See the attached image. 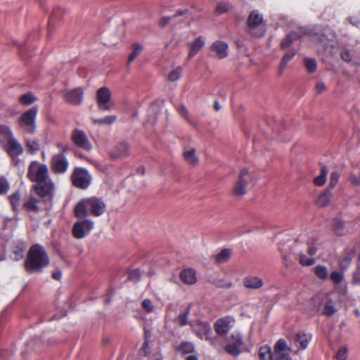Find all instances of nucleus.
Wrapping results in <instances>:
<instances>
[{"instance_id": "nucleus-27", "label": "nucleus", "mask_w": 360, "mask_h": 360, "mask_svg": "<svg viewBox=\"0 0 360 360\" xmlns=\"http://www.w3.org/2000/svg\"><path fill=\"white\" fill-rule=\"evenodd\" d=\"M332 192L330 188L325 189L316 198V207H323L327 206L331 199Z\"/></svg>"}, {"instance_id": "nucleus-22", "label": "nucleus", "mask_w": 360, "mask_h": 360, "mask_svg": "<svg viewBox=\"0 0 360 360\" xmlns=\"http://www.w3.org/2000/svg\"><path fill=\"white\" fill-rule=\"evenodd\" d=\"M74 212L77 218L81 220L85 219L84 218L89 214L86 199H82L75 205Z\"/></svg>"}, {"instance_id": "nucleus-12", "label": "nucleus", "mask_w": 360, "mask_h": 360, "mask_svg": "<svg viewBox=\"0 0 360 360\" xmlns=\"http://www.w3.org/2000/svg\"><path fill=\"white\" fill-rule=\"evenodd\" d=\"M84 91L81 87L74 89H65L62 91L64 101L71 105H80L83 101Z\"/></svg>"}, {"instance_id": "nucleus-47", "label": "nucleus", "mask_w": 360, "mask_h": 360, "mask_svg": "<svg viewBox=\"0 0 360 360\" xmlns=\"http://www.w3.org/2000/svg\"><path fill=\"white\" fill-rule=\"evenodd\" d=\"M9 190H10L9 181L5 176H0V195L6 194Z\"/></svg>"}, {"instance_id": "nucleus-14", "label": "nucleus", "mask_w": 360, "mask_h": 360, "mask_svg": "<svg viewBox=\"0 0 360 360\" xmlns=\"http://www.w3.org/2000/svg\"><path fill=\"white\" fill-rule=\"evenodd\" d=\"M291 348L283 339H279L274 345L275 360H292L290 353Z\"/></svg>"}, {"instance_id": "nucleus-11", "label": "nucleus", "mask_w": 360, "mask_h": 360, "mask_svg": "<svg viewBox=\"0 0 360 360\" xmlns=\"http://www.w3.org/2000/svg\"><path fill=\"white\" fill-rule=\"evenodd\" d=\"M230 340L231 342L225 346L224 350L233 356H238L243 345V335L240 333H234L230 336Z\"/></svg>"}, {"instance_id": "nucleus-10", "label": "nucleus", "mask_w": 360, "mask_h": 360, "mask_svg": "<svg viewBox=\"0 0 360 360\" xmlns=\"http://www.w3.org/2000/svg\"><path fill=\"white\" fill-rule=\"evenodd\" d=\"M71 140L77 147L86 151H90L92 149V144L83 130L74 129L71 134Z\"/></svg>"}, {"instance_id": "nucleus-19", "label": "nucleus", "mask_w": 360, "mask_h": 360, "mask_svg": "<svg viewBox=\"0 0 360 360\" xmlns=\"http://www.w3.org/2000/svg\"><path fill=\"white\" fill-rule=\"evenodd\" d=\"M243 285L245 288L251 290H257L264 285L263 280L257 276H247L243 279Z\"/></svg>"}, {"instance_id": "nucleus-50", "label": "nucleus", "mask_w": 360, "mask_h": 360, "mask_svg": "<svg viewBox=\"0 0 360 360\" xmlns=\"http://www.w3.org/2000/svg\"><path fill=\"white\" fill-rule=\"evenodd\" d=\"M181 72H182V69L180 67H177L176 68L172 70L168 74L167 78H168L169 81L175 82L177 79H179L181 76Z\"/></svg>"}, {"instance_id": "nucleus-61", "label": "nucleus", "mask_w": 360, "mask_h": 360, "mask_svg": "<svg viewBox=\"0 0 360 360\" xmlns=\"http://www.w3.org/2000/svg\"><path fill=\"white\" fill-rule=\"evenodd\" d=\"M349 181L352 184L356 186H360V176H358L354 173H351L349 176Z\"/></svg>"}, {"instance_id": "nucleus-52", "label": "nucleus", "mask_w": 360, "mask_h": 360, "mask_svg": "<svg viewBox=\"0 0 360 360\" xmlns=\"http://www.w3.org/2000/svg\"><path fill=\"white\" fill-rule=\"evenodd\" d=\"M24 246L22 245H16L13 250V259L20 260L24 256Z\"/></svg>"}, {"instance_id": "nucleus-38", "label": "nucleus", "mask_w": 360, "mask_h": 360, "mask_svg": "<svg viewBox=\"0 0 360 360\" xmlns=\"http://www.w3.org/2000/svg\"><path fill=\"white\" fill-rule=\"evenodd\" d=\"M20 198L21 195L18 191L9 196L10 202L15 212H19L20 210Z\"/></svg>"}, {"instance_id": "nucleus-56", "label": "nucleus", "mask_w": 360, "mask_h": 360, "mask_svg": "<svg viewBox=\"0 0 360 360\" xmlns=\"http://www.w3.org/2000/svg\"><path fill=\"white\" fill-rule=\"evenodd\" d=\"M189 308H188L186 311L181 313L178 316V321L180 326H184L188 324V316L189 314Z\"/></svg>"}, {"instance_id": "nucleus-34", "label": "nucleus", "mask_w": 360, "mask_h": 360, "mask_svg": "<svg viewBox=\"0 0 360 360\" xmlns=\"http://www.w3.org/2000/svg\"><path fill=\"white\" fill-rule=\"evenodd\" d=\"M295 56V49H290L288 51H287L284 56H283L281 64H280V68L278 70V74L281 75L283 73V70L286 67L288 63L293 58V57Z\"/></svg>"}, {"instance_id": "nucleus-31", "label": "nucleus", "mask_w": 360, "mask_h": 360, "mask_svg": "<svg viewBox=\"0 0 360 360\" xmlns=\"http://www.w3.org/2000/svg\"><path fill=\"white\" fill-rule=\"evenodd\" d=\"M332 227L334 233L338 236H343L345 233V224L340 217H335L333 219Z\"/></svg>"}, {"instance_id": "nucleus-32", "label": "nucleus", "mask_w": 360, "mask_h": 360, "mask_svg": "<svg viewBox=\"0 0 360 360\" xmlns=\"http://www.w3.org/2000/svg\"><path fill=\"white\" fill-rule=\"evenodd\" d=\"M355 255V250L354 248H347L345 250L340 264L342 266H347L353 259Z\"/></svg>"}, {"instance_id": "nucleus-9", "label": "nucleus", "mask_w": 360, "mask_h": 360, "mask_svg": "<svg viewBox=\"0 0 360 360\" xmlns=\"http://www.w3.org/2000/svg\"><path fill=\"white\" fill-rule=\"evenodd\" d=\"M51 169L56 174H64L69 167V162L63 153L55 154L52 156L50 162Z\"/></svg>"}, {"instance_id": "nucleus-39", "label": "nucleus", "mask_w": 360, "mask_h": 360, "mask_svg": "<svg viewBox=\"0 0 360 360\" xmlns=\"http://www.w3.org/2000/svg\"><path fill=\"white\" fill-rule=\"evenodd\" d=\"M117 120L115 115H107L102 118H92V122L96 124L99 125H108L113 124Z\"/></svg>"}, {"instance_id": "nucleus-58", "label": "nucleus", "mask_w": 360, "mask_h": 360, "mask_svg": "<svg viewBox=\"0 0 360 360\" xmlns=\"http://www.w3.org/2000/svg\"><path fill=\"white\" fill-rule=\"evenodd\" d=\"M347 358V347H342L340 348L335 355L336 360H346Z\"/></svg>"}, {"instance_id": "nucleus-45", "label": "nucleus", "mask_w": 360, "mask_h": 360, "mask_svg": "<svg viewBox=\"0 0 360 360\" xmlns=\"http://www.w3.org/2000/svg\"><path fill=\"white\" fill-rule=\"evenodd\" d=\"M295 340L297 344L300 345V347L305 349L308 346L309 338L306 334L299 333L296 335Z\"/></svg>"}, {"instance_id": "nucleus-17", "label": "nucleus", "mask_w": 360, "mask_h": 360, "mask_svg": "<svg viewBox=\"0 0 360 360\" xmlns=\"http://www.w3.org/2000/svg\"><path fill=\"white\" fill-rule=\"evenodd\" d=\"M229 45L226 42L217 40L213 42L210 46L212 52L214 53L219 59H223L228 56Z\"/></svg>"}, {"instance_id": "nucleus-20", "label": "nucleus", "mask_w": 360, "mask_h": 360, "mask_svg": "<svg viewBox=\"0 0 360 360\" xmlns=\"http://www.w3.org/2000/svg\"><path fill=\"white\" fill-rule=\"evenodd\" d=\"M179 277L186 285H193L197 282L196 271L193 269H184L180 272Z\"/></svg>"}, {"instance_id": "nucleus-62", "label": "nucleus", "mask_w": 360, "mask_h": 360, "mask_svg": "<svg viewBox=\"0 0 360 360\" xmlns=\"http://www.w3.org/2000/svg\"><path fill=\"white\" fill-rule=\"evenodd\" d=\"M229 4H227V3H219L217 5V6L216 11L218 13L221 14V13H224L226 12L229 10Z\"/></svg>"}, {"instance_id": "nucleus-16", "label": "nucleus", "mask_w": 360, "mask_h": 360, "mask_svg": "<svg viewBox=\"0 0 360 360\" xmlns=\"http://www.w3.org/2000/svg\"><path fill=\"white\" fill-rule=\"evenodd\" d=\"M233 319L226 316L219 319L214 323V330L220 336L226 335L232 328Z\"/></svg>"}, {"instance_id": "nucleus-48", "label": "nucleus", "mask_w": 360, "mask_h": 360, "mask_svg": "<svg viewBox=\"0 0 360 360\" xmlns=\"http://www.w3.org/2000/svg\"><path fill=\"white\" fill-rule=\"evenodd\" d=\"M141 307L144 311L148 314L153 313L155 310V307L151 300L146 298L141 302Z\"/></svg>"}, {"instance_id": "nucleus-4", "label": "nucleus", "mask_w": 360, "mask_h": 360, "mask_svg": "<svg viewBox=\"0 0 360 360\" xmlns=\"http://www.w3.org/2000/svg\"><path fill=\"white\" fill-rule=\"evenodd\" d=\"M38 108L34 106L24 112L18 119L19 128L24 132L32 134L36 130V118Z\"/></svg>"}, {"instance_id": "nucleus-59", "label": "nucleus", "mask_w": 360, "mask_h": 360, "mask_svg": "<svg viewBox=\"0 0 360 360\" xmlns=\"http://www.w3.org/2000/svg\"><path fill=\"white\" fill-rule=\"evenodd\" d=\"M340 56L342 59L347 63L350 62L352 59L351 52L347 49H342L340 51Z\"/></svg>"}, {"instance_id": "nucleus-42", "label": "nucleus", "mask_w": 360, "mask_h": 360, "mask_svg": "<svg viewBox=\"0 0 360 360\" xmlns=\"http://www.w3.org/2000/svg\"><path fill=\"white\" fill-rule=\"evenodd\" d=\"M143 46L139 43L132 44V51L128 58V64H130L143 51Z\"/></svg>"}, {"instance_id": "nucleus-54", "label": "nucleus", "mask_w": 360, "mask_h": 360, "mask_svg": "<svg viewBox=\"0 0 360 360\" xmlns=\"http://www.w3.org/2000/svg\"><path fill=\"white\" fill-rule=\"evenodd\" d=\"M26 146L32 153H35L39 149V144L35 139L26 140Z\"/></svg>"}, {"instance_id": "nucleus-5", "label": "nucleus", "mask_w": 360, "mask_h": 360, "mask_svg": "<svg viewBox=\"0 0 360 360\" xmlns=\"http://www.w3.org/2000/svg\"><path fill=\"white\" fill-rule=\"evenodd\" d=\"M70 179L75 187L86 189L91 184L92 176L85 168L78 167L74 168Z\"/></svg>"}, {"instance_id": "nucleus-15", "label": "nucleus", "mask_w": 360, "mask_h": 360, "mask_svg": "<svg viewBox=\"0 0 360 360\" xmlns=\"http://www.w3.org/2000/svg\"><path fill=\"white\" fill-rule=\"evenodd\" d=\"M86 199L90 214L95 217H98L104 213L105 210V205L102 200L96 197Z\"/></svg>"}, {"instance_id": "nucleus-23", "label": "nucleus", "mask_w": 360, "mask_h": 360, "mask_svg": "<svg viewBox=\"0 0 360 360\" xmlns=\"http://www.w3.org/2000/svg\"><path fill=\"white\" fill-rule=\"evenodd\" d=\"M321 307L322 314L328 317L333 316L338 311L335 306V302L330 297H328L326 300L321 304Z\"/></svg>"}, {"instance_id": "nucleus-1", "label": "nucleus", "mask_w": 360, "mask_h": 360, "mask_svg": "<svg viewBox=\"0 0 360 360\" xmlns=\"http://www.w3.org/2000/svg\"><path fill=\"white\" fill-rule=\"evenodd\" d=\"M278 250L281 254L284 265L287 268L292 266L297 257L300 264L304 266H311L315 262V245L313 241L304 244L302 249L297 254L295 252V250L292 249L290 241H281L278 244Z\"/></svg>"}, {"instance_id": "nucleus-3", "label": "nucleus", "mask_w": 360, "mask_h": 360, "mask_svg": "<svg viewBox=\"0 0 360 360\" xmlns=\"http://www.w3.org/2000/svg\"><path fill=\"white\" fill-rule=\"evenodd\" d=\"M34 188L43 201L49 204L47 208L49 209L52 204L55 191V184L49 175L35 183Z\"/></svg>"}, {"instance_id": "nucleus-28", "label": "nucleus", "mask_w": 360, "mask_h": 360, "mask_svg": "<svg viewBox=\"0 0 360 360\" xmlns=\"http://www.w3.org/2000/svg\"><path fill=\"white\" fill-rule=\"evenodd\" d=\"M258 354L260 360H275L274 349L268 345L260 347Z\"/></svg>"}, {"instance_id": "nucleus-63", "label": "nucleus", "mask_w": 360, "mask_h": 360, "mask_svg": "<svg viewBox=\"0 0 360 360\" xmlns=\"http://www.w3.org/2000/svg\"><path fill=\"white\" fill-rule=\"evenodd\" d=\"M178 112L181 116H182L184 119H186L188 122H190L188 117V112L186 110V108L184 105H181L178 108Z\"/></svg>"}, {"instance_id": "nucleus-24", "label": "nucleus", "mask_w": 360, "mask_h": 360, "mask_svg": "<svg viewBox=\"0 0 360 360\" xmlns=\"http://www.w3.org/2000/svg\"><path fill=\"white\" fill-rule=\"evenodd\" d=\"M39 200L35 197L31 195L23 203L22 208L27 212L38 213L39 212V207L38 205Z\"/></svg>"}, {"instance_id": "nucleus-64", "label": "nucleus", "mask_w": 360, "mask_h": 360, "mask_svg": "<svg viewBox=\"0 0 360 360\" xmlns=\"http://www.w3.org/2000/svg\"><path fill=\"white\" fill-rule=\"evenodd\" d=\"M52 277L55 280L59 281L62 278V271L60 269L56 268L52 272Z\"/></svg>"}, {"instance_id": "nucleus-7", "label": "nucleus", "mask_w": 360, "mask_h": 360, "mask_svg": "<svg viewBox=\"0 0 360 360\" xmlns=\"http://www.w3.org/2000/svg\"><path fill=\"white\" fill-rule=\"evenodd\" d=\"M251 180V175L246 168H243L239 174L238 179L233 185L232 195L236 198H241L247 191V186Z\"/></svg>"}, {"instance_id": "nucleus-49", "label": "nucleus", "mask_w": 360, "mask_h": 360, "mask_svg": "<svg viewBox=\"0 0 360 360\" xmlns=\"http://www.w3.org/2000/svg\"><path fill=\"white\" fill-rule=\"evenodd\" d=\"M304 65L309 73H313L315 72V60L309 58V57H304Z\"/></svg>"}, {"instance_id": "nucleus-21", "label": "nucleus", "mask_w": 360, "mask_h": 360, "mask_svg": "<svg viewBox=\"0 0 360 360\" xmlns=\"http://www.w3.org/2000/svg\"><path fill=\"white\" fill-rule=\"evenodd\" d=\"M205 38L199 36L194 41L188 44L189 46L188 58H193L205 46Z\"/></svg>"}, {"instance_id": "nucleus-35", "label": "nucleus", "mask_w": 360, "mask_h": 360, "mask_svg": "<svg viewBox=\"0 0 360 360\" xmlns=\"http://www.w3.org/2000/svg\"><path fill=\"white\" fill-rule=\"evenodd\" d=\"M320 173L316 176V186H322L326 184L328 174V167L323 164H320Z\"/></svg>"}, {"instance_id": "nucleus-36", "label": "nucleus", "mask_w": 360, "mask_h": 360, "mask_svg": "<svg viewBox=\"0 0 360 360\" xmlns=\"http://www.w3.org/2000/svg\"><path fill=\"white\" fill-rule=\"evenodd\" d=\"M195 333L200 339L205 338V340H210L211 344L212 345H214V342L212 341V340L210 339V335L212 334V328L209 324H203L202 326V332L196 330Z\"/></svg>"}, {"instance_id": "nucleus-13", "label": "nucleus", "mask_w": 360, "mask_h": 360, "mask_svg": "<svg viewBox=\"0 0 360 360\" xmlns=\"http://www.w3.org/2000/svg\"><path fill=\"white\" fill-rule=\"evenodd\" d=\"M111 98V92L108 87L103 86L96 91V103L99 110L103 111L110 110L111 108L108 105Z\"/></svg>"}, {"instance_id": "nucleus-57", "label": "nucleus", "mask_w": 360, "mask_h": 360, "mask_svg": "<svg viewBox=\"0 0 360 360\" xmlns=\"http://www.w3.org/2000/svg\"><path fill=\"white\" fill-rule=\"evenodd\" d=\"M335 290L341 295H345L347 293V284L342 282L338 285H334Z\"/></svg>"}, {"instance_id": "nucleus-51", "label": "nucleus", "mask_w": 360, "mask_h": 360, "mask_svg": "<svg viewBox=\"0 0 360 360\" xmlns=\"http://www.w3.org/2000/svg\"><path fill=\"white\" fill-rule=\"evenodd\" d=\"M340 176V174L338 172L334 171L331 172L330 176L329 185L327 188H330V191H331L338 184Z\"/></svg>"}, {"instance_id": "nucleus-55", "label": "nucleus", "mask_w": 360, "mask_h": 360, "mask_svg": "<svg viewBox=\"0 0 360 360\" xmlns=\"http://www.w3.org/2000/svg\"><path fill=\"white\" fill-rule=\"evenodd\" d=\"M141 271L139 269H133L129 271V279L134 283L139 281L141 278Z\"/></svg>"}, {"instance_id": "nucleus-25", "label": "nucleus", "mask_w": 360, "mask_h": 360, "mask_svg": "<svg viewBox=\"0 0 360 360\" xmlns=\"http://www.w3.org/2000/svg\"><path fill=\"white\" fill-rule=\"evenodd\" d=\"M130 147L127 142L120 143L111 153L112 158L125 157L129 155Z\"/></svg>"}, {"instance_id": "nucleus-37", "label": "nucleus", "mask_w": 360, "mask_h": 360, "mask_svg": "<svg viewBox=\"0 0 360 360\" xmlns=\"http://www.w3.org/2000/svg\"><path fill=\"white\" fill-rule=\"evenodd\" d=\"M13 137L14 136L10 127L4 124L0 125V140L1 141H7Z\"/></svg>"}, {"instance_id": "nucleus-40", "label": "nucleus", "mask_w": 360, "mask_h": 360, "mask_svg": "<svg viewBox=\"0 0 360 360\" xmlns=\"http://www.w3.org/2000/svg\"><path fill=\"white\" fill-rule=\"evenodd\" d=\"M188 13L187 9L179 10L176 13L172 16H166L162 17L159 22V25L162 27H165L173 18H175L178 16L185 15Z\"/></svg>"}, {"instance_id": "nucleus-8", "label": "nucleus", "mask_w": 360, "mask_h": 360, "mask_svg": "<svg viewBox=\"0 0 360 360\" xmlns=\"http://www.w3.org/2000/svg\"><path fill=\"white\" fill-rule=\"evenodd\" d=\"M94 227V223L91 219H82L76 221L72 227L73 236L77 239H82L89 234Z\"/></svg>"}, {"instance_id": "nucleus-60", "label": "nucleus", "mask_w": 360, "mask_h": 360, "mask_svg": "<svg viewBox=\"0 0 360 360\" xmlns=\"http://www.w3.org/2000/svg\"><path fill=\"white\" fill-rule=\"evenodd\" d=\"M352 283L355 285L360 284V265L359 264L356 269L353 273Z\"/></svg>"}, {"instance_id": "nucleus-2", "label": "nucleus", "mask_w": 360, "mask_h": 360, "mask_svg": "<svg viewBox=\"0 0 360 360\" xmlns=\"http://www.w3.org/2000/svg\"><path fill=\"white\" fill-rule=\"evenodd\" d=\"M49 262L45 248L39 244H34L30 248L25 260V268L29 274L41 273Z\"/></svg>"}, {"instance_id": "nucleus-26", "label": "nucleus", "mask_w": 360, "mask_h": 360, "mask_svg": "<svg viewBox=\"0 0 360 360\" xmlns=\"http://www.w3.org/2000/svg\"><path fill=\"white\" fill-rule=\"evenodd\" d=\"M263 21V17L257 11H252L248 17V25L250 30L257 27Z\"/></svg>"}, {"instance_id": "nucleus-18", "label": "nucleus", "mask_w": 360, "mask_h": 360, "mask_svg": "<svg viewBox=\"0 0 360 360\" xmlns=\"http://www.w3.org/2000/svg\"><path fill=\"white\" fill-rule=\"evenodd\" d=\"M5 149L11 157L19 156L23 153V148L19 141L15 138L6 141Z\"/></svg>"}, {"instance_id": "nucleus-43", "label": "nucleus", "mask_w": 360, "mask_h": 360, "mask_svg": "<svg viewBox=\"0 0 360 360\" xmlns=\"http://www.w3.org/2000/svg\"><path fill=\"white\" fill-rule=\"evenodd\" d=\"M231 250L229 249H223L220 252L214 257L217 263L221 264L226 262L231 257Z\"/></svg>"}, {"instance_id": "nucleus-30", "label": "nucleus", "mask_w": 360, "mask_h": 360, "mask_svg": "<svg viewBox=\"0 0 360 360\" xmlns=\"http://www.w3.org/2000/svg\"><path fill=\"white\" fill-rule=\"evenodd\" d=\"M317 46H323L326 49V51L333 53V52L329 50V49H333L334 47V42L332 41V39H328L327 37L325 35L319 37L316 33V47Z\"/></svg>"}, {"instance_id": "nucleus-41", "label": "nucleus", "mask_w": 360, "mask_h": 360, "mask_svg": "<svg viewBox=\"0 0 360 360\" xmlns=\"http://www.w3.org/2000/svg\"><path fill=\"white\" fill-rule=\"evenodd\" d=\"M182 354H191L194 352V345L191 342H182L176 348Z\"/></svg>"}, {"instance_id": "nucleus-33", "label": "nucleus", "mask_w": 360, "mask_h": 360, "mask_svg": "<svg viewBox=\"0 0 360 360\" xmlns=\"http://www.w3.org/2000/svg\"><path fill=\"white\" fill-rule=\"evenodd\" d=\"M184 158L188 164L195 166L198 164V158L195 154V149H190L184 152Z\"/></svg>"}, {"instance_id": "nucleus-46", "label": "nucleus", "mask_w": 360, "mask_h": 360, "mask_svg": "<svg viewBox=\"0 0 360 360\" xmlns=\"http://www.w3.org/2000/svg\"><path fill=\"white\" fill-rule=\"evenodd\" d=\"M345 278L344 272L339 271H333L330 275V278L333 285H338L343 282Z\"/></svg>"}, {"instance_id": "nucleus-29", "label": "nucleus", "mask_w": 360, "mask_h": 360, "mask_svg": "<svg viewBox=\"0 0 360 360\" xmlns=\"http://www.w3.org/2000/svg\"><path fill=\"white\" fill-rule=\"evenodd\" d=\"M300 37V34L299 33L296 32H291L281 41V48L282 49H287L293 42L298 40Z\"/></svg>"}, {"instance_id": "nucleus-53", "label": "nucleus", "mask_w": 360, "mask_h": 360, "mask_svg": "<svg viewBox=\"0 0 360 360\" xmlns=\"http://www.w3.org/2000/svg\"><path fill=\"white\" fill-rule=\"evenodd\" d=\"M328 273L327 268L324 266H316V277L325 280L328 278Z\"/></svg>"}, {"instance_id": "nucleus-6", "label": "nucleus", "mask_w": 360, "mask_h": 360, "mask_svg": "<svg viewBox=\"0 0 360 360\" xmlns=\"http://www.w3.org/2000/svg\"><path fill=\"white\" fill-rule=\"evenodd\" d=\"M49 175L48 167L38 161H32L27 169V178L32 182L37 181Z\"/></svg>"}, {"instance_id": "nucleus-44", "label": "nucleus", "mask_w": 360, "mask_h": 360, "mask_svg": "<svg viewBox=\"0 0 360 360\" xmlns=\"http://www.w3.org/2000/svg\"><path fill=\"white\" fill-rule=\"evenodd\" d=\"M37 100V98L35 96L31 93L27 92L26 94H24L21 95L19 98V102L24 105H28L32 104L35 101Z\"/></svg>"}]
</instances>
